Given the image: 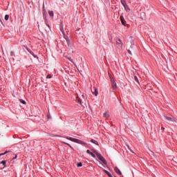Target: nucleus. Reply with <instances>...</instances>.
Here are the masks:
<instances>
[{"label":"nucleus","instance_id":"nucleus-1","mask_svg":"<svg viewBox=\"0 0 177 177\" xmlns=\"http://www.w3.org/2000/svg\"><path fill=\"white\" fill-rule=\"evenodd\" d=\"M65 139L68 140H71V142H74V143H78V145H86V143L81 140H78L77 138H73L71 137L66 136L64 137Z\"/></svg>","mask_w":177,"mask_h":177},{"label":"nucleus","instance_id":"nucleus-2","mask_svg":"<svg viewBox=\"0 0 177 177\" xmlns=\"http://www.w3.org/2000/svg\"><path fill=\"white\" fill-rule=\"evenodd\" d=\"M94 153H95L98 160L102 161V162H103V164H104L105 165H107V162L106 161V159H104V157L102 156V155L100 153L96 152V151H95Z\"/></svg>","mask_w":177,"mask_h":177},{"label":"nucleus","instance_id":"nucleus-3","mask_svg":"<svg viewBox=\"0 0 177 177\" xmlns=\"http://www.w3.org/2000/svg\"><path fill=\"white\" fill-rule=\"evenodd\" d=\"M164 118L165 120H166L167 121H169V122H177V119L175 118H171L167 115H164Z\"/></svg>","mask_w":177,"mask_h":177},{"label":"nucleus","instance_id":"nucleus-4","mask_svg":"<svg viewBox=\"0 0 177 177\" xmlns=\"http://www.w3.org/2000/svg\"><path fill=\"white\" fill-rule=\"evenodd\" d=\"M110 80L113 89H117V83H115V81H114L111 77H110Z\"/></svg>","mask_w":177,"mask_h":177},{"label":"nucleus","instance_id":"nucleus-5","mask_svg":"<svg viewBox=\"0 0 177 177\" xmlns=\"http://www.w3.org/2000/svg\"><path fill=\"white\" fill-rule=\"evenodd\" d=\"M114 171L115 172H116L118 174V175H122V173L121 172V170H120V169H118V167H114Z\"/></svg>","mask_w":177,"mask_h":177},{"label":"nucleus","instance_id":"nucleus-6","mask_svg":"<svg viewBox=\"0 0 177 177\" xmlns=\"http://www.w3.org/2000/svg\"><path fill=\"white\" fill-rule=\"evenodd\" d=\"M116 45H118V46H120V48H122V41L121 39H118L116 40Z\"/></svg>","mask_w":177,"mask_h":177},{"label":"nucleus","instance_id":"nucleus-7","mask_svg":"<svg viewBox=\"0 0 177 177\" xmlns=\"http://www.w3.org/2000/svg\"><path fill=\"white\" fill-rule=\"evenodd\" d=\"M95 96H97L99 95V91H97V88L94 87V91L93 92Z\"/></svg>","mask_w":177,"mask_h":177},{"label":"nucleus","instance_id":"nucleus-8","mask_svg":"<svg viewBox=\"0 0 177 177\" xmlns=\"http://www.w3.org/2000/svg\"><path fill=\"white\" fill-rule=\"evenodd\" d=\"M65 39H66V42L68 48H71V42L70 41V39L65 37Z\"/></svg>","mask_w":177,"mask_h":177},{"label":"nucleus","instance_id":"nucleus-9","mask_svg":"<svg viewBox=\"0 0 177 177\" xmlns=\"http://www.w3.org/2000/svg\"><path fill=\"white\" fill-rule=\"evenodd\" d=\"M120 21H121V23H122V24L123 26H125L126 21H125V19H124V17L120 16Z\"/></svg>","mask_w":177,"mask_h":177},{"label":"nucleus","instance_id":"nucleus-10","mask_svg":"<svg viewBox=\"0 0 177 177\" xmlns=\"http://www.w3.org/2000/svg\"><path fill=\"white\" fill-rule=\"evenodd\" d=\"M91 143H94V145H97V146H99V142H97V140L91 139Z\"/></svg>","mask_w":177,"mask_h":177},{"label":"nucleus","instance_id":"nucleus-11","mask_svg":"<svg viewBox=\"0 0 177 177\" xmlns=\"http://www.w3.org/2000/svg\"><path fill=\"white\" fill-rule=\"evenodd\" d=\"M76 97L77 99V103H79V104H82V100H81L78 95H77Z\"/></svg>","mask_w":177,"mask_h":177},{"label":"nucleus","instance_id":"nucleus-12","mask_svg":"<svg viewBox=\"0 0 177 177\" xmlns=\"http://www.w3.org/2000/svg\"><path fill=\"white\" fill-rule=\"evenodd\" d=\"M104 172H105L109 176V177H113V176L111 175V174H110V172H109V171L104 169Z\"/></svg>","mask_w":177,"mask_h":177},{"label":"nucleus","instance_id":"nucleus-13","mask_svg":"<svg viewBox=\"0 0 177 177\" xmlns=\"http://www.w3.org/2000/svg\"><path fill=\"white\" fill-rule=\"evenodd\" d=\"M121 3L123 6H127V1H125V0H121Z\"/></svg>","mask_w":177,"mask_h":177},{"label":"nucleus","instance_id":"nucleus-14","mask_svg":"<svg viewBox=\"0 0 177 177\" xmlns=\"http://www.w3.org/2000/svg\"><path fill=\"white\" fill-rule=\"evenodd\" d=\"M124 8L125 10H127V12L130 10L129 6H128V5L124 6Z\"/></svg>","mask_w":177,"mask_h":177},{"label":"nucleus","instance_id":"nucleus-15","mask_svg":"<svg viewBox=\"0 0 177 177\" xmlns=\"http://www.w3.org/2000/svg\"><path fill=\"white\" fill-rule=\"evenodd\" d=\"M48 14L50 16V17H53V11H49Z\"/></svg>","mask_w":177,"mask_h":177},{"label":"nucleus","instance_id":"nucleus-16","mask_svg":"<svg viewBox=\"0 0 177 177\" xmlns=\"http://www.w3.org/2000/svg\"><path fill=\"white\" fill-rule=\"evenodd\" d=\"M104 117H106V118H109V113H107V112H105L104 113Z\"/></svg>","mask_w":177,"mask_h":177},{"label":"nucleus","instance_id":"nucleus-17","mask_svg":"<svg viewBox=\"0 0 177 177\" xmlns=\"http://www.w3.org/2000/svg\"><path fill=\"white\" fill-rule=\"evenodd\" d=\"M8 153H9V151H6L5 153H0V157H1V156H5V154H8Z\"/></svg>","mask_w":177,"mask_h":177},{"label":"nucleus","instance_id":"nucleus-18","mask_svg":"<svg viewBox=\"0 0 177 177\" xmlns=\"http://www.w3.org/2000/svg\"><path fill=\"white\" fill-rule=\"evenodd\" d=\"M5 20H6V21L9 20V15H5Z\"/></svg>","mask_w":177,"mask_h":177},{"label":"nucleus","instance_id":"nucleus-19","mask_svg":"<svg viewBox=\"0 0 177 177\" xmlns=\"http://www.w3.org/2000/svg\"><path fill=\"white\" fill-rule=\"evenodd\" d=\"M60 30H61L62 34H63L64 35H66V33L64 32V30H63V27H62V28H60Z\"/></svg>","mask_w":177,"mask_h":177},{"label":"nucleus","instance_id":"nucleus-20","mask_svg":"<svg viewBox=\"0 0 177 177\" xmlns=\"http://www.w3.org/2000/svg\"><path fill=\"white\" fill-rule=\"evenodd\" d=\"M134 80L136 82H139V79H138V77L134 76Z\"/></svg>","mask_w":177,"mask_h":177},{"label":"nucleus","instance_id":"nucleus-21","mask_svg":"<svg viewBox=\"0 0 177 177\" xmlns=\"http://www.w3.org/2000/svg\"><path fill=\"white\" fill-rule=\"evenodd\" d=\"M0 164H3V165H5L6 164V161L2 160L1 162H0Z\"/></svg>","mask_w":177,"mask_h":177},{"label":"nucleus","instance_id":"nucleus-22","mask_svg":"<svg viewBox=\"0 0 177 177\" xmlns=\"http://www.w3.org/2000/svg\"><path fill=\"white\" fill-rule=\"evenodd\" d=\"M19 102L21 103H22V104H26V101L23 100H20Z\"/></svg>","mask_w":177,"mask_h":177},{"label":"nucleus","instance_id":"nucleus-23","mask_svg":"<svg viewBox=\"0 0 177 177\" xmlns=\"http://www.w3.org/2000/svg\"><path fill=\"white\" fill-rule=\"evenodd\" d=\"M90 154L93 158H96V156L93 153L91 152Z\"/></svg>","mask_w":177,"mask_h":177},{"label":"nucleus","instance_id":"nucleus-24","mask_svg":"<svg viewBox=\"0 0 177 177\" xmlns=\"http://www.w3.org/2000/svg\"><path fill=\"white\" fill-rule=\"evenodd\" d=\"M63 143H64L65 145H67L68 146H69V147H71V149H73V147H71L70 144H68L67 142H63Z\"/></svg>","mask_w":177,"mask_h":177},{"label":"nucleus","instance_id":"nucleus-25","mask_svg":"<svg viewBox=\"0 0 177 177\" xmlns=\"http://www.w3.org/2000/svg\"><path fill=\"white\" fill-rule=\"evenodd\" d=\"M77 167H82V162H80L77 164Z\"/></svg>","mask_w":177,"mask_h":177},{"label":"nucleus","instance_id":"nucleus-26","mask_svg":"<svg viewBox=\"0 0 177 177\" xmlns=\"http://www.w3.org/2000/svg\"><path fill=\"white\" fill-rule=\"evenodd\" d=\"M86 153H87L88 154H91L92 152H91V151H90L89 149H87Z\"/></svg>","mask_w":177,"mask_h":177},{"label":"nucleus","instance_id":"nucleus-27","mask_svg":"<svg viewBox=\"0 0 177 177\" xmlns=\"http://www.w3.org/2000/svg\"><path fill=\"white\" fill-rule=\"evenodd\" d=\"M30 55H32V56H34V57H37V56L35 55H34V53L30 52Z\"/></svg>","mask_w":177,"mask_h":177},{"label":"nucleus","instance_id":"nucleus-28","mask_svg":"<svg viewBox=\"0 0 177 177\" xmlns=\"http://www.w3.org/2000/svg\"><path fill=\"white\" fill-rule=\"evenodd\" d=\"M47 78H49V79L52 78V75H47Z\"/></svg>","mask_w":177,"mask_h":177},{"label":"nucleus","instance_id":"nucleus-29","mask_svg":"<svg viewBox=\"0 0 177 177\" xmlns=\"http://www.w3.org/2000/svg\"><path fill=\"white\" fill-rule=\"evenodd\" d=\"M128 53H129V55H132V52H131V50H128Z\"/></svg>","mask_w":177,"mask_h":177},{"label":"nucleus","instance_id":"nucleus-30","mask_svg":"<svg viewBox=\"0 0 177 177\" xmlns=\"http://www.w3.org/2000/svg\"><path fill=\"white\" fill-rule=\"evenodd\" d=\"M10 54H11V56H13V55H15V53H14L13 51H12V52L10 53Z\"/></svg>","mask_w":177,"mask_h":177},{"label":"nucleus","instance_id":"nucleus-31","mask_svg":"<svg viewBox=\"0 0 177 177\" xmlns=\"http://www.w3.org/2000/svg\"><path fill=\"white\" fill-rule=\"evenodd\" d=\"M16 158H17V155H16L15 157L12 158V160H16Z\"/></svg>","mask_w":177,"mask_h":177},{"label":"nucleus","instance_id":"nucleus-32","mask_svg":"<svg viewBox=\"0 0 177 177\" xmlns=\"http://www.w3.org/2000/svg\"><path fill=\"white\" fill-rule=\"evenodd\" d=\"M68 59H69L71 62H73V59H71V57L68 58Z\"/></svg>","mask_w":177,"mask_h":177},{"label":"nucleus","instance_id":"nucleus-33","mask_svg":"<svg viewBox=\"0 0 177 177\" xmlns=\"http://www.w3.org/2000/svg\"><path fill=\"white\" fill-rule=\"evenodd\" d=\"M131 48H133V45H131Z\"/></svg>","mask_w":177,"mask_h":177},{"label":"nucleus","instance_id":"nucleus-34","mask_svg":"<svg viewBox=\"0 0 177 177\" xmlns=\"http://www.w3.org/2000/svg\"><path fill=\"white\" fill-rule=\"evenodd\" d=\"M82 97H85L84 96V95H82Z\"/></svg>","mask_w":177,"mask_h":177},{"label":"nucleus","instance_id":"nucleus-35","mask_svg":"<svg viewBox=\"0 0 177 177\" xmlns=\"http://www.w3.org/2000/svg\"><path fill=\"white\" fill-rule=\"evenodd\" d=\"M162 129H163V130H164V129H165V128H164V127H162Z\"/></svg>","mask_w":177,"mask_h":177},{"label":"nucleus","instance_id":"nucleus-36","mask_svg":"<svg viewBox=\"0 0 177 177\" xmlns=\"http://www.w3.org/2000/svg\"><path fill=\"white\" fill-rule=\"evenodd\" d=\"M120 177H124V176H120Z\"/></svg>","mask_w":177,"mask_h":177}]
</instances>
